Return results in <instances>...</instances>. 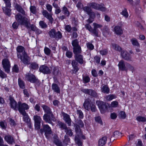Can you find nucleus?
Instances as JSON below:
<instances>
[{
    "mask_svg": "<svg viewBox=\"0 0 146 146\" xmlns=\"http://www.w3.org/2000/svg\"><path fill=\"white\" fill-rule=\"evenodd\" d=\"M15 18L18 23L20 24L21 25L24 26L28 29H30V23L29 20L28 18L22 16L20 14H18L16 15ZM30 28L31 30L33 31L38 30L34 25H31Z\"/></svg>",
    "mask_w": 146,
    "mask_h": 146,
    "instance_id": "1",
    "label": "nucleus"
},
{
    "mask_svg": "<svg viewBox=\"0 0 146 146\" xmlns=\"http://www.w3.org/2000/svg\"><path fill=\"white\" fill-rule=\"evenodd\" d=\"M77 123L74 124L75 131L76 132V135L75 137V141L78 146H82V142L79 139V136L82 134V131L80 128V127H84V124L82 121L79 119L77 120Z\"/></svg>",
    "mask_w": 146,
    "mask_h": 146,
    "instance_id": "2",
    "label": "nucleus"
},
{
    "mask_svg": "<svg viewBox=\"0 0 146 146\" xmlns=\"http://www.w3.org/2000/svg\"><path fill=\"white\" fill-rule=\"evenodd\" d=\"M48 34L50 37L52 38L56 39H60L62 37V34L59 31L56 32L54 29H51L48 32Z\"/></svg>",
    "mask_w": 146,
    "mask_h": 146,
    "instance_id": "3",
    "label": "nucleus"
},
{
    "mask_svg": "<svg viewBox=\"0 0 146 146\" xmlns=\"http://www.w3.org/2000/svg\"><path fill=\"white\" fill-rule=\"evenodd\" d=\"M88 5L92 8L97 10H99L104 12L106 11V9L104 6L103 4L100 5L95 3H91L88 4Z\"/></svg>",
    "mask_w": 146,
    "mask_h": 146,
    "instance_id": "4",
    "label": "nucleus"
},
{
    "mask_svg": "<svg viewBox=\"0 0 146 146\" xmlns=\"http://www.w3.org/2000/svg\"><path fill=\"white\" fill-rule=\"evenodd\" d=\"M40 131L42 135L44 132V135L47 138H48V135L52 133L51 128L48 125H43L42 128L40 129Z\"/></svg>",
    "mask_w": 146,
    "mask_h": 146,
    "instance_id": "5",
    "label": "nucleus"
},
{
    "mask_svg": "<svg viewBox=\"0 0 146 146\" xmlns=\"http://www.w3.org/2000/svg\"><path fill=\"white\" fill-rule=\"evenodd\" d=\"M18 108L19 112L22 114L26 113L25 110H28L29 109V106L25 103H22L21 102H19Z\"/></svg>",
    "mask_w": 146,
    "mask_h": 146,
    "instance_id": "6",
    "label": "nucleus"
},
{
    "mask_svg": "<svg viewBox=\"0 0 146 146\" xmlns=\"http://www.w3.org/2000/svg\"><path fill=\"white\" fill-rule=\"evenodd\" d=\"M96 103L98 106L100 111L102 113H104L108 110V104L100 101H97Z\"/></svg>",
    "mask_w": 146,
    "mask_h": 146,
    "instance_id": "7",
    "label": "nucleus"
},
{
    "mask_svg": "<svg viewBox=\"0 0 146 146\" xmlns=\"http://www.w3.org/2000/svg\"><path fill=\"white\" fill-rule=\"evenodd\" d=\"M43 117V120L49 123L52 124V121H54L56 120V119L52 113L44 114Z\"/></svg>",
    "mask_w": 146,
    "mask_h": 146,
    "instance_id": "8",
    "label": "nucleus"
},
{
    "mask_svg": "<svg viewBox=\"0 0 146 146\" xmlns=\"http://www.w3.org/2000/svg\"><path fill=\"white\" fill-rule=\"evenodd\" d=\"M2 64L5 72L9 73L11 68V64L9 60L6 58L3 59L2 60Z\"/></svg>",
    "mask_w": 146,
    "mask_h": 146,
    "instance_id": "9",
    "label": "nucleus"
},
{
    "mask_svg": "<svg viewBox=\"0 0 146 146\" xmlns=\"http://www.w3.org/2000/svg\"><path fill=\"white\" fill-rule=\"evenodd\" d=\"M6 4V7H3V9L4 12L8 16H10L11 10L10 9V0H3Z\"/></svg>",
    "mask_w": 146,
    "mask_h": 146,
    "instance_id": "10",
    "label": "nucleus"
},
{
    "mask_svg": "<svg viewBox=\"0 0 146 146\" xmlns=\"http://www.w3.org/2000/svg\"><path fill=\"white\" fill-rule=\"evenodd\" d=\"M25 77L26 80L31 83H35L38 81V80L35 76L32 74H27L25 75Z\"/></svg>",
    "mask_w": 146,
    "mask_h": 146,
    "instance_id": "11",
    "label": "nucleus"
},
{
    "mask_svg": "<svg viewBox=\"0 0 146 146\" xmlns=\"http://www.w3.org/2000/svg\"><path fill=\"white\" fill-rule=\"evenodd\" d=\"M81 91L85 94H88L93 97L96 98L97 97V94L94 90L82 88L81 89Z\"/></svg>",
    "mask_w": 146,
    "mask_h": 146,
    "instance_id": "12",
    "label": "nucleus"
},
{
    "mask_svg": "<svg viewBox=\"0 0 146 146\" xmlns=\"http://www.w3.org/2000/svg\"><path fill=\"white\" fill-rule=\"evenodd\" d=\"M39 70L40 72L44 74H50L51 72V70L47 66L44 65L40 66Z\"/></svg>",
    "mask_w": 146,
    "mask_h": 146,
    "instance_id": "13",
    "label": "nucleus"
},
{
    "mask_svg": "<svg viewBox=\"0 0 146 146\" xmlns=\"http://www.w3.org/2000/svg\"><path fill=\"white\" fill-rule=\"evenodd\" d=\"M21 61L25 64H30V58L27 56V53L19 57Z\"/></svg>",
    "mask_w": 146,
    "mask_h": 146,
    "instance_id": "14",
    "label": "nucleus"
},
{
    "mask_svg": "<svg viewBox=\"0 0 146 146\" xmlns=\"http://www.w3.org/2000/svg\"><path fill=\"white\" fill-rule=\"evenodd\" d=\"M18 58L26 54L25 48L21 46H19L17 47L16 48Z\"/></svg>",
    "mask_w": 146,
    "mask_h": 146,
    "instance_id": "15",
    "label": "nucleus"
},
{
    "mask_svg": "<svg viewBox=\"0 0 146 146\" xmlns=\"http://www.w3.org/2000/svg\"><path fill=\"white\" fill-rule=\"evenodd\" d=\"M21 114L23 116V121L27 123L30 128H31V120L28 114L26 112Z\"/></svg>",
    "mask_w": 146,
    "mask_h": 146,
    "instance_id": "16",
    "label": "nucleus"
},
{
    "mask_svg": "<svg viewBox=\"0 0 146 146\" xmlns=\"http://www.w3.org/2000/svg\"><path fill=\"white\" fill-rule=\"evenodd\" d=\"M121 54L123 58L125 60L132 61V57L131 55L127 52L123 51L121 52Z\"/></svg>",
    "mask_w": 146,
    "mask_h": 146,
    "instance_id": "17",
    "label": "nucleus"
},
{
    "mask_svg": "<svg viewBox=\"0 0 146 146\" xmlns=\"http://www.w3.org/2000/svg\"><path fill=\"white\" fill-rule=\"evenodd\" d=\"M71 64L73 68L72 70V72L73 73L76 74L79 69L78 67L79 65L78 63L75 60H74L72 61Z\"/></svg>",
    "mask_w": 146,
    "mask_h": 146,
    "instance_id": "18",
    "label": "nucleus"
},
{
    "mask_svg": "<svg viewBox=\"0 0 146 146\" xmlns=\"http://www.w3.org/2000/svg\"><path fill=\"white\" fill-rule=\"evenodd\" d=\"M62 114L63 116V119L65 121L68 126H70L71 125V119L69 115L64 112H62Z\"/></svg>",
    "mask_w": 146,
    "mask_h": 146,
    "instance_id": "19",
    "label": "nucleus"
},
{
    "mask_svg": "<svg viewBox=\"0 0 146 146\" xmlns=\"http://www.w3.org/2000/svg\"><path fill=\"white\" fill-rule=\"evenodd\" d=\"M10 104L11 108L15 111H17L18 108V102H17L13 98L10 99Z\"/></svg>",
    "mask_w": 146,
    "mask_h": 146,
    "instance_id": "20",
    "label": "nucleus"
},
{
    "mask_svg": "<svg viewBox=\"0 0 146 146\" xmlns=\"http://www.w3.org/2000/svg\"><path fill=\"white\" fill-rule=\"evenodd\" d=\"M43 15L51 23L53 21V19L52 17V15L48 13L46 10H44L42 12Z\"/></svg>",
    "mask_w": 146,
    "mask_h": 146,
    "instance_id": "21",
    "label": "nucleus"
},
{
    "mask_svg": "<svg viewBox=\"0 0 146 146\" xmlns=\"http://www.w3.org/2000/svg\"><path fill=\"white\" fill-rule=\"evenodd\" d=\"M75 60L80 64H84V61L83 60V56L82 55L80 54L74 55Z\"/></svg>",
    "mask_w": 146,
    "mask_h": 146,
    "instance_id": "22",
    "label": "nucleus"
},
{
    "mask_svg": "<svg viewBox=\"0 0 146 146\" xmlns=\"http://www.w3.org/2000/svg\"><path fill=\"white\" fill-rule=\"evenodd\" d=\"M94 27V35L96 36H98V30L97 29L98 28H101L103 27L102 25L98 24L96 23H93Z\"/></svg>",
    "mask_w": 146,
    "mask_h": 146,
    "instance_id": "23",
    "label": "nucleus"
},
{
    "mask_svg": "<svg viewBox=\"0 0 146 146\" xmlns=\"http://www.w3.org/2000/svg\"><path fill=\"white\" fill-rule=\"evenodd\" d=\"M4 139L9 144H12L13 143L15 142L13 137L10 135H5Z\"/></svg>",
    "mask_w": 146,
    "mask_h": 146,
    "instance_id": "24",
    "label": "nucleus"
},
{
    "mask_svg": "<svg viewBox=\"0 0 146 146\" xmlns=\"http://www.w3.org/2000/svg\"><path fill=\"white\" fill-rule=\"evenodd\" d=\"M118 66L120 70L122 71H127V68H126L124 61L123 60H121L119 62Z\"/></svg>",
    "mask_w": 146,
    "mask_h": 146,
    "instance_id": "25",
    "label": "nucleus"
},
{
    "mask_svg": "<svg viewBox=\"0 0 146 146\" xmlns=\"http://www.w3.org/2000/svg\"><path fill=\"white\" fill-rule=\"evenodd\" d=\"M111 48L115 50L118 52H121L122 50L121 48L117 44L113 43L111 44Z\"/></svg>",
    "mask_w": 146,
    "mask_h": 146,
    "instance_id": "26",
    "label": "nucleus"
},
{
    "mask_svg": "<svg viewBox=\"0 0 146 146\" xmlns=\"http://www.w3.org/2000/svg\"><path fill=\"white\" fill-rule=\"evenodd\" d=\"M45 114H51L52 113L51 109L48 106L45 105H43L41 106Z\"/></svg>",
    "mask_w": 146,
    "mask_h": 146,
    "instance_id": "27",
    "label": "nucleus"
},
{
    "mask_svg": "<svg viewBox=\"0 0 146 146\" xmlns=\"http://www.w3.org/2000/svg\"><path fill=\"white\" fill-rule=\"evenodd\" d=\"M107 138L106 137H104L100 139L98 141L99 146H103L106 143Z\"/></svg>",
    "mask_w": 146,
    "mask_h": 146,
    "instance_id": "28",
    "label": "nucleus"
},
{
    "mask_svg": "<svg viewBox=\"0 0 146 146\" xmlns=\"http://www.w3.org/2000/svg\"><path fill=\"white\" fill-rule=\"evenodd\" d=\"M114 31L115 33L118 35H121L123 33L121 27L119 26H115L114 28Z\"/></svg>",
    "mask_w": 146,
    "mask_h": 146,
    "instance_id": "29",
    "label": "nucleus"
},
{
    "mask_svg": "<svg viewBox=\"0 0 146 146\" xmlns=\"http://www.w3.org/2000/svg\"><path fill=\"white\" fill-rule=\"evenodd\" d=\"M73 52L74 55L80 54L82 52L80 46L73 47Z\"/></svg>",
    "mask_w": 146,
    "mask_h": 146,
    "instance_id": "30",
    "label": "nucleus"
},
{
    "mask_svg": "<svg viewBox=\"0 0 146 146\" xmlns=\"http://www.w3.org/2000/svg\"><path fill=\"white\" fill-rule=\"evenodd\" d=\"M15 7L18 12L21 13L23 15H25V11L20 5L16 3L15 5Z\"/></svg>",
    "mask_w": 146,
    "mask_h": 146,
    "instance_id": "31",
    "label": "nucleus"
},
{
    "mask_svg": "<svg viewBox=\"0 0 146 146\" xmlns=\"http://www.w3.org/2000/svg\"><path fill=\"white\" fill-rule=\"evenodd\" d=\"M52 89L53 90L54 92L58 93H60V88L56 84L53 83L52 86Z\"/></svg>",
    "mask_w": 146,
    "mask_h": 146,
    "instance_id": "32",
    "label": "nucleus"
},
{
    "mask_svg": "<svg viewBox=\"0 0 146 146\" xmlns=\"http://www.w3.org/2000/svg\"><path fill=\"white\" fill-rule=\"evenodd\" d=\"M121 135V133L117 131H114L113 133V135L110 138L111 141H113L115 139L117 138L118 137L120 136Z\"/></svg>",
    "mask_w": 146,
    "mask_h": 146,
    "instance_id": "33",
    "label": "nucleus"
},
{
    "mask_svg": "<svg viewBox=\"0 0 146 146\" xmlns=\"http://www.w3.org/2000/svg\"><path fill=\"white\" fill-rule=\"evenodd\" d=\"M29 64V67L31 69L36 70L38 68V64L35 62H32Z\"/></svg>",
    "mask_w": 146,
    "mask_h": 146,
    "instance_id": "34",
    "label": "nucleus"
},
{
    "mask_svg": "<svg viewBox=\"0 0 146 146\" xmlns=\"http://www.w3.org/2000/svg\"><path fill=\"white\" fill-rule=\"evenodd\" d=\"M90 104V100L89 99H86L84 102L83 104L84 108L87 110H89L90 109L89 108V105Z\"/></svg>",
    "mask_w": 146,
    "mask_h": 146,
    "instance_id": "35",
    "label": "nucleus"
},
{
    "mask_svg": "<svg viewBox=\"0 0 146 146\" xmlns=\"http://www.w3.org/2000/svg\"><path fill=\"white\" fill-rule=\"evenodd\" d=\"M57 125L60 128L62 129L65 130L68 128L65 124L60 121L58 122Z\"/></svg>",
    "mask_w": 146,
    "mask_h": 146,
    "instance_id": "36",
    "label": "nucleus"
},
{
    "mask_svg": "<svg viewBox=\"0 0 146 146\" xmlns=\"http://www.w3.org/2000/svg\"><path fill=\"white\" fill-rule=\"evenodd\" d=\"M101 92L103 93L108 94L110 92V89L106 85H104L101 88Z\"/></svg>",
    "mask_w": 146,
    "mask_h": 146,
    "instance_id": "37",
    "label": "nucleus"
},
{
    "mask_svg": "<svg viewBox=\"0 0 146 146\" xmlns=\"http://www.w3.org/2000/svg\"><path fill=\"white\" fill-rule=\"evenodd\" d=\"M131 41L133 45L139 47L140 44L137 40L135 38H133L131 39Z\"/></svg>",
    "mask_w": 146,
    "mask_h": 146,
    "instance_id": "38",
    "label": "nucleus"
},
{
    "mask_svg": "<svg viewBox=\"0 0 146 146\" xmlns=\"http://www.w3.org/2000/svg\"><path fill=\"white\" fill-rule=\"evenodd\" d=\"M85 27L94 35V32H95L94 31V28L93 29L89 24H86L85 25Z\"/></svg>",
    "mask_w": 146,
    "mask_h": 146,
    "instance_id": "39",
    "label": "nucleus"
},
{
    "mask_svg": "<svg viewBox=\"0 0 146 146\" xmlns=\"http://www.w3.org/2000/svg\"><path fill=\"white\" fill-rule=\"evenodd\" d=\"M18 83L20 87L23 89L25 88V83L20 78H19L18 80Z\"/></svg>",
    "mask_w": 146,
    "mask_h": 146,
    "instance_id": "40",
    "label": "nucleus"
},
{
    "mask_svg": "<svg viewBox=\"0 0 146 146\" xmlns=\"http://www.w3.org/2000/svg\"><path fill=\"white\" fill-rule=\"evenodd\" d=\"M63 142L64 144L67 145L68 143H70V139L68 135H65L64 136V139L63 141Z\"/></svg>",
    "mask_w": 146,
    "mask_h": 146,
    "instance_id": "41",
    "label": "nucleus"
},
{
    "mask_svg": "<svg viewBox=\"0 0 146 146\" xmlns=\"http://www.w3.org/2000/svg\"><path fill=\"white\" fill-rule=\"evenodd\" d=\"M62 11L63 14L66 16L68 17L70 14V13L67 8L65 6H64L63 7Z\"/></svg>",
    "mask_w": 146,
    "mask_h": 146,
    "instance_id": "42",
    "label": "nucleus"
},
{
    "mask_svg": "<svg viewBox=\"0 0 146 146\" xmlns=\"http://www.w3.org/2000/svg\"><path fill=\"white\" fill-rule=\"evenodd\" d=\"M65 132L66 133V135H68L70 137L72 136L73 134V133L72 132V130L70 128L68 127L65 130Z\"/></svg>",
    "mask_w": 146,
    "mask_h": 146,
    "instance_id": "43",
    "label": "nucleus"
},
{
    "mask_svg": "<svg viewBox=\"0 0 146 146\" xmlns=\"http://www.w3.org/2000/svg\"><path fill=\"white\" fill-rule=\"evenodd\" d=\"M116 98V96L113 94L109 95L105 97L106 100L109 101H111L113 99Z\"/></svg>",
    "mask_w": 146,
    "mask_h": 146,
    "instance_id": "44",
    "label": "nucleus"
},
{
    "mask_svg": "<svg viewBox=\"0 0 146 146\" xmlns=\"http://www.w3.org/2000/svg\"><path fill=\"white\" fill-rule=\"evenodd\" d=\"M33 119L35 121V123H41L42 120L40 117L37 115H34L33 116Z\"/></svg>",
    "mask_w": 146,
    "mask_h": 146,
    "instance_id": "45",
    "label": "nucleus"
},
{
    "mask_svg": "<svg viewBox=\"0 0 146 146\" xmlns=\"http://www.w3.org/2000/svg\"><path fill=\"white\" fill-rule=\"evenodd\" d=\"M83 9L84 12H86L88 15L92 11L91 8L88 6H85Z\"/></svg>",
    "mask_w": 146,
    "mask_h": 146,
    "instance_id": "46",
    "label": "nucleus"
},
{
    "mask_svg": "<svg viewBox=\"0 0 146 146\" xmlns=\"http://www.w3.org/2000/svg\"><path fill=\"white\" fill-rule=\"evenodd\" d=\"M119 117L121 118L125 119L126 117V114L124 111H121L119 113Z\"/></svg>",
    "mask_w": 146,
    "mask_h": 146,
    "instance_id": "47",
    "label": "nucleus"
},
{
    "mask_svg": "<svg viewBox=\"0 0 146 146\" xmlns=\"http://www.w3.org/2000/svg\"><path fill=\"white\" fill-rule=\"evenodd\" d=\"M39 24L42 28H46L47 27V25L46 23L43 21H40L39 22Z\"/></svg>",
    "mask_w": 146,
    "mask_h": 146,
    "instance_id": "48",
    "label": "nucleus"
},
{
    "mask_svg": "<svg viewBox=\"0 0 146 146\" xmlns=\"http://www.w3.org/2000/svg\"><path fill=\"white\" fill-rule=\"evenodd\" d=\"M140 3V0H135L132 4V5L133 7H139V6Z\"/></svg>",
    "mask_w": 146,
    "mask_h": 146,
    "instance_id": "49",
    "label": "nucleus"
},
{
    "mask_svg": "<svg viewBox=\"0 0 146 146\" xmlns=\"http://www.w3.org/2000/svg\"><path fill=\"white\" fill-rule=\"evenodd\" d=\"M77 113L80 119H82L84 117L83 113L80 110H77Z\"/></svg>",
    "mask_w": 146,
    "mask_h": 146,
    "instance_id": "50",
    "label": "nucleus"
},
{
    "mask_svg": "<svg viewBox=\"0 0 146 146\" xmlns=\"http://www.w3.org/2000/svg\"><path fill=\"white\" fill-rule=\"evenodd\" d=\"M136 119L138 121L145 122L146 121V119L144 117L141 116H138L136 117Z\"/></svg>",
    "mask_w": 146,
    "mask_h": 146,
    "instance_id": "51",
    "label": "nucleus"
},
{
    "mask_svg": "<svg viewBox=\"0 0 146 146\" xmlns=\"http://www.w3.org/2000/svg\"><path fill=\"white\" fill-rule=\"evenodd\" d=\"M64 29L68 33L70 32L72 29L70 25H65L64 27Z\"/></svg>",
    "mask_w": 146,
    "mask_h": 146,
    "instance_id": "52",
    "label": "nucleus"
},
{
    "mask_svg": "<svg viewBox=\"0 0 146 146\" xmlns=\"http://www.w3.org/2000/svg\"><path fill=\"white\" fill-rule=\"evenodd\" d=\"M0 77L2 79L6 78L7 75L0 68Z\"/></svg>",
    "mask_w": 146,
    "mask_h": 146,
    "instance_id": "53",
    "label": "nucleus"
},
{
    "mask_svg": "<svg viewBox=\"0 0 146 146\" xmlns=\"http://www.w3.org/2000/svg\"><path fill=\"white\" fill-rule=\"evenodd\" d=\"M86 46L90 50H93L94 48V45L90 42L87 43Z\"/></svg>",
    "mask_w": 146,
    "mask_h": 146,
    "instance_id": "54",
    "label": "nucleus"
},
{
    "mask_svg": "<svg viewBox=\"0 0 146 146\" xmlns=\"http://www.w3.org/2000/svg\"><path fill=\"white\" fill-rule=\"evenodd\" d=\"M44 51L45 53L47 55H49L50 54L51 50L48 48L46 47H45Z\"/></svg>",
    "mask_w": 146,
    "mask_h": 146,
    "instance_id": "55",
    "label": "nucleus"
},
{
    "mask_svg": "<svg viewBox=\"0 0 146 146\" xmlns=\"http://www.w3.org/2000/svg\"><path fill=\"white\" fill-rule=\"evenodd\" d=\"M121 13L126 18H127L128 16V13L127 11V9H125L124 10L122 11Z\"/></svg>",
    "mask_w": 146,
    "mask_h": 146,
    "instance_id": "56",
    "label": "nucleus"
},
{
    "mask_svg": "<svg viewBox=\"0 0 146 146\" xmlns=\"http://www.w3.org/2000/svg\"><path fill=\"white\" fill-rule=\"evenodd\" d=\"M83 80L84 83H86L89 82L90 79L88 76H84L83 77Z\"/></svg>",
    "mask_w": 146,
    "mask_h": 146,
    "instance_id": "57",
    "label": "nucleus"
},
{
    "mask_svg": "<svg viewBox=\"0 0 146 146\" xmlns=\"http://www.w3.org/2000/svg\"><path fill=\"white\" fill-rule=\"evenodd\" d=\"M95 120L96 122L100 123L101 125H102V122L100 116H97L95 118Z\"/></svg>",
    "mask_w": 146,
    "mask_h": 146,
    "instance_id": "58",
    "label": "nucleus"
},
{
    "mask_svg": "<svg viewBox=\"0 0 146 146\" xmlns=\"http://www.w3.org/2000/svg\"><path fill=\"white\" fill-rule=\"evenodd\" d=\"M72 44L73 47L80 46L78 44V42L77 39L74 40L72 41Z\"/></svg>",
    "mask_w": 146,
    "mask_h": 146,
    "instance_id": "59",
    "label": "nucleus"
},
{
    "mask_svg": "<svg viewBox=\"0 0 146 146\" xmlns=\"http://www.w3.org/2000/svg\"><path fill=\"white\" fill-rule=\"evenodd\" d=\"M0 125L2 129H5L7 127V124L6 122L1 121L0 122Z\"/></svg>",
    "mask_w": 146,
    "mask_h": 146,
    "instance_id": "60",
    "label": "nucleus"
},
{
    "mask_svg": "<svg viewBox=\"0 0 146 146\" xmlns=\"http://www.w3.org/2000/svg\"><path fill=\"white\" fill-rule=\"evenodd\" d=\"M100 54L102 55H106L108 53V50L107 49H104L100 51Z\"/></svg>",
    "mask_w": 146,
    "mask_h": 146,
    "instance_id": "61",
    "label": "nucleus"
},
{
    "mask_svg": "<svg viewBox=\"0 0 146 146\" xmlns=\"http://www.w3.org/2000/svg\"><path fill=\"white\" fill-rule=\"evenodd\" d=\"M118 105V102L117 101H113L111 102V107L112 108H116Z\"/></svg>",
    "mask_w": 146,
    "mask_h": 146,
    "instance_id": "62",
    "label": "nucleus"
},
{
    "mask_svg": "<svg viewBox=\"0 0 146 146\" xmlns=\"http://www.w3.org/2000/svg\"><path fill=\"white\" fill-rule=\"evenodd\" d=\"M54 143L57 146H64L62 145V142L58 140L54 141Z\"/></svg>",
    "mask_w": 146,
    "mask_h": 146,
    "instance_id": "63",
    "label": "nucleus"
},
{
    "mask_svg": "<svg viewBox=\"0 0 146 146\" xmlns=\"http://www.w3.org/2000/svg\"><path fill=\"white\" fill-rule=\"evenodd\" d=\"M46 9L50 13L52 12V6L49 4H47L46 5Z\"/></svg>",
    "mask_w": 146,
    "mask_h": 146,
    "instance_id": "64",
    "label": "nucleus"
}]
</instances>
